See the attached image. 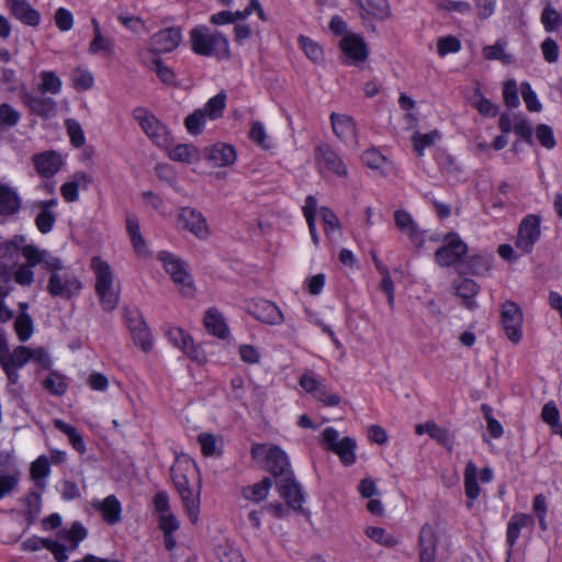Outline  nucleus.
Returning a JSON list of instances; mask_svg holds the SVG:
<instances>
[{"label": "nucleus", "mask_w": 562, "mask_h": 562, "mask_svg": "<svg viewBox=\"0 0 562 562\" xmlns=\"http://www.w3.org/2000/svg\"><path fill=\"white\" fill-rule=\"evenodd\" d=\"M170 471L175 487L181 497L189 519L192 524H196L200 512V491H193L189 481V476L195 474L196 467L190 459L183 458L178 459Z\"/></svg>", "instance_id": "1"}, {"label": "nucleus", "mask_w": 562, "mask_h": 562, "mask_svg": "<svg viewBox=\"0 0 562 562\" xmlns=\"http://www.w3.org/2000/svg\"><path fill=\"white\" fill-rule=\"evenodd\" d=\"M251 457L255 460L263 459L267 464V470L276 477L281 479L293 474L290 470L288 454L277 445H252Z\"/></svg>", "instance_id": "2"}, {"label": "nucleus", "mask_w": 562, "mask_h": 562, "mask_svg": "<svg viewBox=\"0 0 562 562\" xmlns=\"http://www.w3.org/2000/svg\"><path fill=\"white\" fill-rule=\"evenodd\" d=\"M47 270L52 272L47 284V291L50 295L70 299L80 292L82 288L80 280L74 272L64 269L60 260L58 268H48Z\"/></svg>", "instance_id": "3"}, {"label": "nucleus", "mask_w": 562, "mask_h": 562, "mask_svg": "<svg viewBox=\"0 0 562 562\" xmlns=\"http://www.w3.org/2000/svg\"><path fill=\"white\" fill-rule=\"evenodd\" d=\"M134 119L140 125L143 132L157 145L169 144V131L167 127L145 108H137L133 112Z\"/></svg>", "instance_id": "4"}, {"label": "nucleus", "mask_w": 562, "mask_h": 562, "mask_svg": "<svg viewBox=\"0 0 562 562\" xmlns=\"http://www.w3.org/2000/svg\"><path fill=\"white\" fill-rule=\"evenodd\" d=\"M502 326L506 337L513 342L518 344L522 337L524 314L519 305L512 301H505L501 306Z\"/></svg>", "instance_id": "5"}, {"label": "nucleus", "mask_w": 562, "mask_h": 562, "mask_svg": "<svg viewBox=\"0 0 562 562\" xmlns=\"http://www.w3.org/2000/svg\"><path fill=\"white\" fill-rule=\"evenodd\" d=\"M158 258L172 281L180 285L182 294L191 295L193 292L192 280L184 263L178 257L167 251L159 252Z\"/></svg>", "instance_id": "6"}, {"label": "nucleus", "mask_w": 562, "mask_h": 562, "mask_svg": "<svg viewBox=\"0 0 562 562\" xmlns=\"http://www.w3.org/2000/svg\"><path fill=\"white\" fill-rule=\"evenodd\" d=\"M177 223L180 229L191 233L199 239H206L211 235L206 218L193 207H181L177 215Z\"/></svg>", "instance_id": "7"}, {"label": "nucleus", "mask_w": 562, "mask_h": 562, "mask_svg": "<svg viewBox=\"0 0 562 562\" xmlns=\"http://www.w3.org/2000/svg\"><path fill=\"white\" fill-rule=\"evenodd\" d=\"M315 161L322 175L334 173L339 178L348 176V169L340 156L327 144H319L315 153Z\"/></svg>", "instance_id": "8"}, {"label": "nucleus", "mask_w": 562, "mask_h": 562, "mask_svg": "<svg viewBox=\"0 0 562 562\" xmlns=\"http://www.w3.org/2000/svg\"><path fill=\"white\" fill-rule=\"evenodd\" d=\"M468 252V246L456 233L445 237V245L435 252V259L440 266L449 267L462 260Z\"/></svg>", "instance_id": "9"}, {"label": "nucleus", "mask_w": 562, "mask_h": 562, "mask_svg": "<svg viewBox=\"0 0 562 562\" xmlns=\"http://www.w3.org/2000/svg\"><path fill=\"white\" fill-rule=\"evenodd\" d=\"M540 234V217L533 214L527 215L519 224L515 245L524 254H529L539 240Z\"/></svg>", "instance_id": "10"}, {"label": "nucleus", "mask_w": 562, "mask_h": 562, "mask_svg": "<svg viewBox=\"0 0 562 562\" xmlns=\"http://www.w3.org/2000/svg\"><path fill=\"white\" fill-rule=\"evenodd\" d=\"M21 99L32 114L49 119L56 113V101L49 97L22 89Z\"/></svg>", "instance_id": "11"}, {"label": "nucleus", "mask_w": 562, "mask_h": 562, "mask_svg": "<svg viewBox=\"0 0 562 562\" xmlns=\"http://www.w3.org/2000/svg\"><path fill=\"white\" fill-rule=\"evenodd\" d=\"M339 47L345 64L360 66L369 56V48L362 37H341Z\"/></svg>", "instance_id": "12"}, {"label": "nucleus", "mask_w": 562, "mask_h": 562, "mask_svg": "<svg viewBox=\"0 0 562 562\" xmlns=\"http://www.w3.org/2000/svg\"><path fill=\"white\" fill-rule=\"evenodd\" d=\"M191 47L196 54L203 56H215L217 58L229 56L226 37H192Z\"/></svg>", "instance_id": "13"}, {"label": "nucleus", "mask_w": 562, "mask_h": 562, "mask_svg": "<svg viewBox=\"0 0 562 562\" xmlns=\"http://www.w3.org/2000/svg\"><path fill=\"white\" fill-rule=\"evenodd\" d=\"M31 349L24 346L16 347L12 352H8L0 366L7 373L8 380L11 384L19 381L18 370L23 368L32 358Z\"/></svg>", "instance_id": "14"}, {"label": "nucleus", "mask_w": 562, "mask_h": 562, "mask_svg": "<svg viewBox=\"0 0 562 562\" xmlns=\"http://www.w3.org/2000/svg\"><path fill=\"white\" fill-rule=\"evenodd\" d=\"M277 485L280 495L285 499L289 507L294 510H302V504L304 502V495L299 483L294 480V475H286L278 479Z\"/></svg>", "instance_id": "15"}, {"label": "nucleus", "mask_w": 562, "mask_h": 562, "mask_svg": "<svg viewBox=\"0 0 562 562\" xmlns=\"http://www.w3.org/2000/svg\"><path fill=\"white\" fill-rule=\"evenodd\" d=\"M251 316L268 325L277 326L284 322L281 310L272 302L260 300L249 310Z\"/></svg>", "instance_id": "16"}, {"label": "nucleus", "mask_w": 562, "mask_h": 562, "mask_svg": "<svg viewBox=\"0 0 562 562\" xmlns=\"http://www.w3.org/2000/svg\"><path fill=\"white\" fill-rule=\"evenodd\" d=\"M32 161L37 173L43 178H52L63 166V158L55 150L35 154Z\"/></svg>", "instance_id": "17"}, {"label": "nucleus", "mask_w": 562, "mask_h": 562, "mask_svg": "<svg viewBox=\"0 0 562 562\" xmlns=\"http://www.w3.org/2000/svg\"><path fill=\"white\" fill-rule=\"evenodd\" d=\"M167 337L175 347L181 349L191 359L198 362H203L205 360L204 355L193 346L192 338L189 335H187L181 328H169L167 330Z\"/></svg>", "instance_id": "18"}, {"label": "nucleus", "mask_w": 562, "mask_h": 562, "mask_svg": "<svg viewBox=\"0 0 562 562\" xmlns=\"http://www.w3.org/2000/svg\"><path fill=\"white\" fill-rule=\"evenodd\" d=\"M438 535L435 528L426 524L419 532V558L420 562H435L437 552Z\"/></svg>", "instance_id": "19"}, {"label": "nucleus", "mask_w": 562, "mask_h": 562, "mask_svg": "<svg viewBox=\"0 0 562 562\" xmlns=\"http://www.w3.org/2000/svg\"><path fill=\"white\" fill-rule=\"evenodd\" d=\"M417 435L427 434L431 439L436 440L439 445L443 446L449 451L453 448L454 436L447 428L440 427L435 422H426L415 426Z\"/></svg>", "instance_id": "20"}, {"label": "nucleus", "mask_w": 562, "mask_h": 562, "mask_svg": "<svg viewBox=\"0 0 562 562\" xmlns=\"http://www.w3.org/2000/svg\"><path fill=\"white\" fill-rule=\"evenodd\" d=\"M257 11L260 19H265V12L258 0H250L248 7L244 11H222L213 14L211 18L212 23L217 25H224L234 23L237 20H245L247 16Z\"/></svg>", "instance_id": "21"}, {"label": "nucleus", "mask_w": 562, "mask_h": 562, "mask_svg": "<svg viewBox=\"0 0 562 562\" xmlns=\"http://www.w3.org/2000/svg\"><path fill=\"white\" fill-rule=\"evenodd\" d=\"M204 158L213 167L231 166L236 160V151L233 146L227 144H216L205 148Z\"/></svg>", "instance_id": "22"}, {"label": "nucleus", "mask_w": 562, "mask_h": 562, "mask_svg": "<svg viewBox=\"0 0 562 562\" xmlns=\"http://www.w3.org/2000/svg\"><path fill=\"white\" fill-rule=\"evenodd\" d=\"M394 221L396 228L407 235L413 243L422 241L423 238L418 225L406 210H396L394 212Z\"/></svg>", "instance_id": "23"}, {"label": "nucleus", "mask_w": 562, "mask_h": 562, "mask_svg": "<svg viewBox=\"0 0 562 562\" xmlns=\"http://www.w3.org/2000/svg\"><path fill=\"white\" fill-rule=\"evenodd\" d=\"M453 289L467 308L473 310L476 307L475 296L480 291V285L475 281L468 278L454 281Z\"/></svg>", "instance_id": "24"}, {"label": "nucleus", "mask_w": 562, "mask_h": 562, "mask_svg": "<svg viewBox=\"0 0 562 562\" xmlns=\"http://www.w3.org/2000/svg\"><path fill=\"white\" fill-rule=\"evenodd\" d=\"M18 245L8 243L0 245V282H9L11 280V269L16 262Z\"/></svg>", "instance_id": "25"}, {"label": "nucleus", "mask_w": 562, "mask_h": 562, "mask_svg": "<svg viewBox=\"0 0 562 562\" xmlns=\"http://www.w3.org/2000/svg\"><path fill=\"white\" fill-rule=\"evenodd\" d=\"M92 506L102 514L103 519L110 524H116L121 519V503L114 495L105 497L103 501H95Z\"/></svg>", "instance_id": "26"}, {"label": "nucleus", "mask_w": 562, "mask_h": 562, "mask_svg": "<svg viewBox=\"0 0 562 562\" xmlns=\"http://www.w3.org/2000/svg\"><path fill=\"white\" fill-rule=\"evenodd\" d=\"M14 16L22 23L35 26L40 23V14L25 0H7Z\"/></svg>", "instance_id": "27"}, {"label": "nucleus", "mask_w": 562, "mask_h": 562, "mask_svg": "<svg viewBox=\"0 0 562 562\" xmlns=\"http://www.w3.org/2000/svg\"><path fill=\"white\" fill-rule=\"evenodd\" d=\"M330 122L333 132L339 139L347 140L356 136V124L352 117L334 112L330 115Z\"/></svg>", "instance_id": "28"}, {"label": "nucleus", "mask_w": 562, "mask_h": 562, "mask_svg": "<svg viewBox=\"0 0 562 562\" xmlns=\"http://www.w3.org/2000/svg\"><path fill=\"white\" fill-rule=\"evenodd\" d=\"M22 255L27 261V266L34 267L38 263H44L45 268H58L59 259L52 257L47 251H41L38 248L27 245L23 247Z\"/></svg>", "instance_id": "29"}, {"label": "nucleus", "mask_w": 562, "mask_h": 562, "mask_svg": "<svg viewBox=\"0 0 562 562\" xmlns=\"http://www.w3.org/2000/svg\"><path fill=\"white\" fill-rule=\"evenodd\" d=\"M464 492L469 498L467 506L471 508L472 502L475 501L481 493L477 483V469L473 461H469L464 469Z\"/></svg>", "instance_id": "30"}, {"label": "nucleus", "mask_w": 562, "mask_h": 562, "mask_svg": "<svg viewBox=\"0 0 562 562\" xmlns=\"http://www.w3.org/2000/svg\"><path fill=\"white\" fill-rule=\"evenodd\" d=\"M204 325L209 333L218 338L224 339L228 336V328L224 317L215 308H209L206 311L204 316Z\"/></svg>", "instance_id": "31"}, {"label": "nucleus", "mask_w": 562, "mask_h": 562, "mask_svg": "<svg viewBox=\"0 0 562 562\" xmlns=\"http://www.w3.org/2000/svg\"><path fill=\"white\" fill-rule=\"evenodd\" d=\"M91 268L95 273V291L114 284V276L108 262L98 257H93Z\"/></svg>", "instance_id": "32"}, {"label": "nucleus", "mask_w": 562, "mask_h": 562, "mask_svg": "<svg viewBox=\"0 0 562 562\" xmlns=\"http://www.w3.org/2000/svg\"><path fill=\"white\" fill-rule=\"evenodd\" d=\"M126 228L137 256L140 258H146L148 256V248L146 246L145 239L140 234L139 223L136 216L127 217Z\"/></svg>", "instance_id": "33"}, {"label": "nucleus", "mask_w": 562, "mask_h": 562, "mask_svg": "<svg viewBox=\"0 0 562 562\" xmlns=\"http://www.w3.org/2000/svg\"><path fill=\"white\" fill-rule=\"evenodd\" d=\"M21 207L18 193L8 186H0V215H12Z\"/></svg>", "instance_id": "34"}, {"label": "nucleus", "mask_w": 562, "mask_h": 562, "mask_svg": "<svg viewBox=\"0 0 562 562\" xmlns=\"http://www.w3.org/2000/svg\"><path fill=\"white\" fill-rule=\"evenodd\" d=\"M540 21L547 33H555L562 26V13L548 2L542 10Z\"/></svg>", "instance_id": "35"}, {"label": "nucleus", "mask_w": 562, "mask_h": 562, "mask_svg": "<svg viewBox=\"0 0 562 562\" xmlns=\"http://www.w3.org/2000/svg\"><path fill=\"white\" fill-rule=\"evenodd\" d=\"M362 162L373 169L379 170L382 176H387L389 159L382 155L378 149L370 148L363 151L361 156Z\"/></svg>", "instance_id": "36"}, {"label": "nucleus", "mask_w": 562, "mask_h": 562, "mask_svg": "<svg viewBox=\"0 0 562 562\" xmlns=\"http://www.w3.org/2000/svg\"><path fill=\"white\" fill-rule=\"evenodd\" d=\"M170 159L184 164H193L200 159L198 148L190 144H178L169 151Z\"/></svg>", "instance_id": "37"}, {"label": "nucleus", "mask_w": 562, "mask_h": 562, "mask_svg": "<svg viewBox=\"0 0 562 562\" xmlns=\"http://www.w3.org/2000/svg\"><path fill=\"white\" fill-rule=\"evenodd\" d=\"M364 12L375 19L383 20L390 15L387 0H355Z\"/></svg>", "instance_id": "38"}, {"label": "nucleus", "mask_w": 562, "mask_h": 562, "mask_svg": "<svg viewBox=\"0 0 562 562\" xmlns=\"http://www.w3.org/2000/svg\"><path fill=\"white\" fill-rule=\"evenodd\" d=\"M492 259V254H481L469 257L465 261L468 272L475 276H483L491 269Z\"/></svg>", "instance_id": "39"}, {"label": "nucleus", "mask_w": 562, "mask_h": 562, "mask_svg": "<svg viewBox=\"0 0 562 562\" xmlns=\"http://www.w3.org/2000/svg\"><path fill=\"white\" fill-rule=\"evenodd\" d=\"M272 484L273 482L270 477H265L262 479V481L245 487L243 490V495L245 498L251 502H260L268 496L269 490L271 488Z\"/></svg>", "instance_id": "40"}, {"label": "nucleus", "mask_w": 562, "mask_h": 562, "mask_svg": "<svg viewBox=\"0 0 562 562\" xmlns=\"http://www.w3.org/2000/svg\"><path fill=\"white\" fill-rule=\"evenodd\" d=\"M356 440L350 437L340 439L339 445L334 448L333 452L336 453L345 465H351L356 462Z\"/></svg>", "instance_id": "41"}, {"label": "nucleus", "mask_w": 562, "mask_h": 562, "mask_svg": "<svg viewBox=\"0 0 562 562\" xmlns=\"http://www.w3.org/2000/svg\"><path fill=\"white\" fill-rule=\"evenodd\" d=\"M41 83L37 86V92L41 94H57L60 92L63 82L54 71L41 72Z\"/></svg>", "instance_id": "42"}, {"label": "nucleus", "mask_w": 562, "mask_h": 562, "mask_svg": "<svg viewBox=\"0 0 562 562\" xmlns=\"http://www.w3.org/2000/svg\"><path fill=\"white\" fill-rule=\"evenodd\" d=\"M54 425L57 429H59L68 437L70 443L78 452L83 453L86 451V446L82 436L77 431L75 427L65 423L61 419H55Z\"/></svg>", "instance_id": "43"}, {"label": "nucleus", "mask_w": 562, "mask_h": 562, "mask_svg": "<svg viewBox=\"0 0 562 562\" xmlns=\"http://www.w3.org/2000/svg\"><path fill=\"white\" fill-rule=\"evenodd\" d=\"M95 293L104 311L112 312L116 308L120 301V289L115 288L114 284L97 290Z\"/></svg>", "instance_id": "44"}, {"label": "nucleus", "mask_w": 562, "mask_h": 562, "mask_svg": "<svg viewBox=\"0 0 562 562\" xmlns=\"http://www.w3.org/2000/svg\"><path fill=\"white\" fill-rule=\"evenodd\" d=\"M440 136L441 135L437 130H434L425 134L419 132L414 133V135L412 136L414 150L418 156H423L425 149L434 145L440 138Z\"/></svg>", "instance_id": "45"}, {"label": "nucleus", "mask_w": 562, "mask_h": 562, "mask_svg": "<svg viewBox=\"0 0 562 562\" xmlns=\"http://www.w3.org/2000/svg\"><path fill=\"white\" fill-rule=\"evenodd\" d=\"M70 80L77 91H87L91 89L94 83L92 74L82 67H77L71 71Z\"/></svg>", "instance_id": "46"}, {"label": "nucleus", "mask_w": 562, "mask_h": 562, "mask_svg": "<svg viewBox=\"0 0 562 562\" xmlns=\"http://www.w3.org/2000/svg\"><path fill=\"white\" fill-rule=\"evenodd\" d=\"M133 339L138 347L147 352L153 347L151 335L148 327L144 322H138L135 326L131 327Z\"/></svg>", "instance_id": "47"}, {"label": "nucleus", "mask_w": 562, "mask_h": 562, "mask_svg": "<svg viewBox=\"0 0 562 562\" xmlns=\"http://www.w3.org/2000/svg\"><path fill=\"white\" fill-rule=\"evenodd\" d=\"M226 105V93L224 91L220 92L215 97L211 98L206 104L204 105L202 111H204V114L211 119L216 120L222 117L223 111Z\"/></svg>", "instance_id": "48"}, {"label": "nucleus", "mask_w": 562, "mask_h": 562, "mask_svg": "<svg viewBox=\"0 0 562 562\" xmlns=\"http://www.w3.org/2000/svg\"><path fill=\"white\" fill-rule=\"evenodd\" d=\"M438 8L451 16H462L471 12V4L467 1L441 0Z\"/></svg>", "instance_id": "49"}, {"label": "nucleus", "mask_w": 562, "mask_h": 562, "mask_svg": "<svg viewBox=\"0 0 562 562\" xmlns=\"http://www.w3.org/2000/svg\"><path fill=\"white\" fill-rule=\"evenodd\" d=\"M300 47L304 50L305 55L314 63H319L324 58L323 47L315 42L312 37H300Z\"/></svg>", "instance_id": "50"}, {"label": "nucleus", "mask_w": 562, "mask_h": 562, "mask_svg": "<svg viewBox=\"0 0 562 562\" xmlns=\"http://www.w3.org/2000/svg\"><path fill=\"white\" fill-rule=\"evenodd\" d=\"M20 473L12 469L9 471H0V499L12 492L19 483Z\"/></svg>", "instance_id": "51"}, {"label": "nucleus", "mask_w": 562, "mask_h": 562, "mask_svg": "<svg viewBox=\"0 0 562 562\" xmlns=\"http://www.w3.org/2000/svg\"><path fill=\"white\" fill-rule=\"evenodd\" d=\"M300 385L306 393L313 394L315 397L317 394H325V385L312 372L301 375Z\"/></svg>", "instance_id": "52"}, {"label": "nucleus", "mask_w": 562, "mask_h": 562, "mask_svg": "<svg viewBox=\"0 0 562 562\" xmlns=\"http://www.w3.org/2000/svg\"><path fill=\"white\" fill-rule=\"evenodd\" d=\"M321 215L325 224V231L328 237L331 235L340 236L341 224L336 214L328 207H321Z\"/></svg>", "instance_id": "53"}, {"label": "nucleus", "mask_w": 562, "mask_h": 562, "mask_svg": "<svg viewBox=\"0 0 562 562\" xmlns=\"http://www.w3.org/2000/svg\"><path fill=\"white\" fill-rule=\"evenodd\" d=\"M67 383L65 381V376L57 373L52 372L48 374L46 380L44 381V387L54 395L61 396L67 391Z\"/></svg>", "instance_id": "54"}, {"label": "nucleus", "mask_w": 562, "mask_h": 562, "mask_svg": "<svg viewBox=\"0 0 562 562\" xmlns=\"http://www.w3.org/2000/svg\"><path fill=\"white\" fill-rule=\"evenodd\" d=\"M14 327L21 341H26L33 334V321L31 316L24 312L16 317Z\"/></svg>", "instance_id": "55"}, {"label": "nucleus", "mask_w": 562, "mask_h": 562, "mask_svg": "<svg viewBox=\"0 0 562 562\" xmlns=\"http://www.w3.org/2000/svg\"><path fill=\"white\" fill-rule=\"evenodd\" d=\"M204 111L201 109L195 110L193 113L188 115L184 120V126L191 135H200L205 124Z\"/></svg>", "instance_id": "56"}, {"label": "nucleus", "mask_w": 562, "mask_h": 562, "mask_svg": "<svg viewBox=\"0 0 562 562\" xmlns=\"http://www.w3.org/2000/svg\"><path fill=\"white\" fill-rule=\"evenodd\" d=\"M483 56L488 60L498 59L505 65H509L514 61L513 55L506 53L504 46L498 42L494 45L484 47Z\"/></svg>", "instance_id": "57"}, {"label": "nucleus", "mask_w": 562, "mask_h": 562, "mask_svg": "<svg viewBox=\"0 0 562 562\" xmlns=\"http://www.w3.org/2000/svg\"><path fill=\"white\" fill-rule=\"evenodd\" d=\"M21 120V113L9 103L0 104V123L7 128L14 127Z\"/></svg>", "instance_id": "58"}, {"label": "nucleus", "mask_w": 562, "mask_h": 562, "mask_svg": "<svg viewBox=\"0 0 562 562\" xmlns=\"http://www.w3.org/2000/svg\"><path fill=\"white\" fill-rule=\"evenodd\" d=\"M366 535L376 543L385 547H394L397 544V539L392 535H387L385 530L380 527H368Z\"/></svg>", "instance_id": "59"}, {"label": "nucleus", "mask_w": 562, "mask_h": 562, "mask_svg": "<svg viewBox=\"0 0 562 562\" xmlns=\"http://www.w3.org/2000/svg\"><path fill=\"white\" fill-rule=\"evenodd\" d=\"M113 46L114 44L111 37H93L89 46V52L108 57L113 54Z\"/></svg>", "instance_id": "60"}, {"label": "nucleus", "mask_w": 562, "mask_h": 562, "mask_svg": "<svg viewBox=\"0 0 562 562\" xmlns=\"http://www.w3.org/2000/svg\"><path fill=\"white\" fill-rule=\"evenodd\" d=\"M65 124L71 144L75 147H81L86 142V137L80 124L75 120H67Z\"/></svg>", "instance_id": "61"}, {"label": "nucleus", "mask_w": 562, "mask_h": 562, "mask_svg": "<svg viewBox=\"0 0 562 562\" xmlns=\"http://www.w3.org/2000/svg\"><path fill=\"white\" fill-rule=\"evenodd\" d=\"M216 553L221 562H245L239 550L229 544L218 546Z\"/></svg>", "instance_id": "62"}, {"label": "nucleus", "mask_w": 562, "mask_h": 562, "mask_svg": "<svg viewBox=\"0 0 562 562\" xmlns=\"http://www.w3.org/2000/svg\"><path fill=\"white\" fill-rule=\"evenodd\" d=\"M536 136L539 143L547 149H552L557 144L553 131L547 124H539L537 126Z\"/></svg>", "instance_id": "63"}, {"label": "nucleus", "mask_w": 562, "mask_h": 562, "mask_svg": "<svg viewBox=\"0 0 562 562\" xmlns=\"http://www.w3.org/2000/svg\"><path fill=\"white\" fill-rule=\"evenodd\" d=\"M55 221L56 216L50 210H41L35 218L36 227L43 234H47L52 231Z\"/></svg>", "instance_id": "64"}]
</instances>
